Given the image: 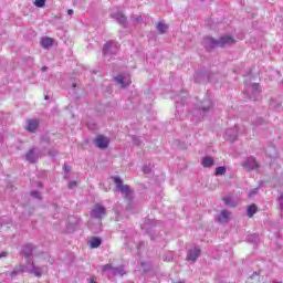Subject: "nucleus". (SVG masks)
Segmentation results:
<instances>
[{
    "label": "nucleus",
    "mask_w": 283,
    "mask_h": 283,
    "mask_svg": "<svg viewBox=\"0 0 283 283\" xmlns=\"http://www.w3.org/2000/svg\"><path fill=\"white\" fill-rule=\"evenodd\" d=\"M235 39L231 35L221 36L219 40L213 38H203L202 45L206 50H213V48H227V45H234Z\"/></svg>",
    "instance_id": "f257e3e1"
},
{
    "label": "nucleus",
    "mask_w": 283,
    "mask_h": 283,
    "mask_svg": "<svg viewBox=\"0 0 283 283\" xmlns=\"http://www.w3.org/2000/svg\"><path fill=\"white\" fill-rule=\"evenodd\" d=\"M213 102L209 98L203 99L199 106L195 107L191 112L192 123H200L211 112Z\"/></svg>",
    "instance_id": "f03ea898"
},
{
    "label": "nucleus",
    "mask_w": 283,
    "mask_h": 283,
    "mask_svg": "<svg viewBox=\"0 0 283 283\" xmlns=\"http://www.w3.org/2000/svg\"><path fill=\"white\" fill-rule=\"evenodd\" d=\"M112 179L115 182L116 190L120 191L122 196H124L126 200H132V198H134V190L129 188V186L124 185L123 179H120V177L115 176L112 177Z\"/></svg>",
    "instance_id": "7ed1b4c3"
},
{
    "label": "nucleus",
    "mask_w": 283,
    "mask_h": 283,
    "mask_svg": "<svg viewBox=\"0 0 283 283\" xmlns=\"http://www.w3.org/2000/svg\"><path fill=\"white\" fill-rule=\"evenodd\" d=\"M218 73H207L205 71H197L193 75L195 83H216Z\"/></svg>",
    "instance_id": "20e7f679"
},
{
    "label": "nucleus",
    "mask_w": 283,
    "mask_h": 283,
    "mask_svg": "<svg viewBox=\"0 0 283 283\" xmlns=\"http://www.w3.org/2000/svg\"><path fill=\"white\" fill-rule=\"evenodd\" d=\"M261 93H262V91L260 90V84H258V83L250 84L247 87V90L243 92V94L250 101H258V98H260Z\"/></svg>",
    "instance_id": "39448f33"
},
{
    "label": "nucleus",
    "mask_w": 283,
    "mask_h": 283,
    "mask_svg": "<svg viewBox=\"0 0 283 283\" xmlns=\"http://www.w3.org/2000/svg\"><path fill=\"white\" fill-rule=\"evenodd\" d=\"M118 50H120V44L115 41L106 42L103 49V55L108 56L109 54H118Z\"/></svg>",
    "instance_id": "423d86ee"
},
{
    "label": "nucleus",
    "mask_w": 283,
    "mask_h": 283,
    "mask_svg": "<svg viewBox=\"0 0 283 283\" xmlns=\"http://www.w3.org/2000/svg\"><path fill=\"white\" fill-rule=\"evenodd\" d=\"M242 167H243V169H245L247 171H255V169H260V164L258 163V160L255 159V157L250 156V157H247V158L243 160Z\"/></svg>",
    "instance_id": "0eeeda50"
},
{
    "label": "nucleus",
    "mask_w": 283,
    "mask_h": 283,
    "mask_svg": "<svg viewBox=\"0 0 283 283\" xmlns=\"http://www.w3.org/2000/svg\"><path fill=\"white\" fill-rule=\"evenodd\" d=\"M106 213L107 209L101 203H96L91 211V218H95L96 220H103Z\"/></svg>",
    "instance_id": "6e6552de"
},
{
    "label": "nucleus",
    "mask_w": 283,
    "mask_h": 283,
    "mask_svg": "<svg viewBox=\"0 0 283 283\" xmlns=\"http://www.w3.org/2000/svg\"><path fill=\"white\" fill-rule=\"evenodd\" d=\"M111 18L115 19V21H117V23H119V25H122L123 28L127 27V17H125V14L122 13V11H119L118 9H112Z\"/></svg>",
    "instance_id": "1a4fd4ad"
},
{
    "label": "nucleus",
    "mask_w": 283,
    "mask_h": 283,
    "mask_svg": "<svg viewBox=\"0 0 283 283\" xmlns=\"http://www.w3.org/2000/svg\"><path fill=\"white\" fill-rule=\"evenodd\" d=\"M114 81H116L117 85H120V87H129V85H132V76L127 73L118 74L114 77Z\"/></svg>",
    "instance_id": "9d476101"
},
{
    "label": "nucleus",
    "mask_w": 283,
    "mask_h": 283,
    "mask_svg": "<svg viewBox=\"0 0 283 283\" xmlns=\"http://www.w3.org/2000/svg\"><path fill=\"white\" fill-rule=\"evenodd\" d=\"M238 126H234L233 128H228L224 134L226 140H229L230 143H235L238 140V134H239Z\"/></svg>",
    "instance_id": "9b49d317"
},
{
    "label": "nucleus",
    "mask_w": 283,
    "mask_h": 283,
    "mask_svg": "<svg viewBox=\"0 0 283 283\" xmlns=\"http://www.w3.org/2000/svg\"><path fill=\"white\" fill-rule=\"evenodd\" d=\"M29 265H27L25 273H31L35 275V277H41L43 275V269L34 265V263L28 261Z\"/></svg>",
    "instance_id": "f8f14e48"
},
{
    "label": "nucleus",
    "mask_w": 283,
    "mask_h": 283,
    "mask_svg": "<svg viewBox=\"0 0 283 283\" xmlns=\"http://www.w3.org/2000/svg\"><path fill=\"white\" fill-rule=\"evenodd\" d=\"M95 145L98 149H107L109 147V139L106 136L98 135L95 139Z\"/></svg>",
    "instance_id": "ddd939ff"
},
{
    "label": "nucleus",
    "mask_w": 283,
    "mask_h": 283,
    "mask_svg": "<svg viewBox=\"0 0 283 283\" xmlns=\"http://www.w3.org/2000/svg\"><path fill=\"white\" fill-rule=\"evenodd\" d=\"M39 156H41V153L33 147L27 153L25 160H28V163L34 164L36 160H39Z\"/></svg>",
    "instance_id": "4468645a"
},
{
    "label": "nucleus",
    "mask_w": 283,
    "mask_h": 283,
    "mask_svg": "<svg viewBox=\"0 0 283 283\" xmlns=\"http://www.w3.org/2000/svg\"><path fill=\"white\" fill-rule=\"evenodd\" d=\"M78 224H81V219L75 216H70L67 219V230L69 231H76Z\"/></svg>",
    "instance_id": "2eb2a0df"
},
{
    "label": "nucleus",
    "mask_w": 283,
    "mask_h": 283,
    "mask_svg": "<svg viewBox=\"0 0 283 283\" xmlns=\"http://www.w3.org/2000/svg\"><path fill=\"white\" fill-rule=\"evenodd\" d=\"M231 220V211L229 210H222L220 214L217 218V222L220 224H227Z\"/></svg>",
    "instance_id": "dca6fc26"
},
{
    "label": "nucleus",
    "mask_w": 283,
    "mask_h": 283,
    "mask_svg": "<svg viewBox=\"0 0 283 283\" xmlns=\"http://www.w3.org/2000/svg\"><path fill=\"white\" fill-rule=\"evenodd\" d=\"M200 253H201V250L198 247L190 249L187 253L188 262H196V260H198Z\"/></svg>",
    "instance_id": "f3484780"
},
{
    "label": "nucleus",
    "mask_w": 283,
    "mask_h": 283,
    "mask_svg": "<svg viewBox=\"0 0 283 283\" xmlns=\"http://www.w3.org/2000/svg\"><path fill=\"white\" fill-rule=\"evenodd\" d=\"M39 119H27V132H30L31 134H34L36 129H39Z\"/></svg>",
    "instance_id": "a211bd4d"
},
{
    "label": "nucleus",
    "mask_w": 283,
    "mask_h": 283,
    "mask_svg": "<svg viewBox=\"0 0 283 283\" xmlns=\"http://www.w3.org/2000/svg\"><path fill=\"white\" fill-rule=\"evenodd\" d=\"M34 249H36V247H34V244L28 243L22 247V253H23V255H25V258H30L32 255V253H34Z\"/></svg>",
    "instance_id": "6ab92c4d"
},
{
    "label": "nucleus",
    "mask_w": 283,
    "mask_h": 283,
    "mask_svg": "<svg viewBox=\"0 0 283 283\" xmlns=\"http://www.w3.org/2000/svg\"><path fill=\"white\" fill-rule=\"evenodd\" d=\"M27 265H19L13 269V271L10 273L11 277H17L20 273H25Z\"/></svg>",
    "instance_id": "aec40b11"
},
{
    "label": "nucleus",
    "mask_w": 283,
    "mask_h": 283,
    "mask_svg": "<svg viewBox=\"0 0 283 283\" xmlns=\"http://www.w3.org/2000/svg\"><path fill=\"white\" fill-rule=\"evenodd\" d=\"M41 45H42V48H44V50H48V48H52V45H54V39L42 38Z\"/></svg>",
    "instance_id": "412c9836"
},
{
    "label": "nucleus",
    "mask_w": 283,
    "mask_h": 283,
    "mask_svg": "<svg viewBox=\"0 0 283 283\" xmlns=\"http://www.w3.org/2000/svg\"><path fill=\"white\" fill-rule=\"evenodd\" d=\"M102 243H103V241L98 237H95L90 240L91 249H98V247H101Z\"/></svg>",
    "instance_id": "4be33fe9"
},
{
    "label": "nucleus",
    "mask_w": 283,
    "mask_h": 283,
    "mask_svg": "<svg viewBox=\"0 0 283 283\" xmlns=\"http://www.w3.org/2000/svg\"><path fill=\"white\" fill-rule=\"evenodd\" d=\"M255 213H258V206H255V203H253L248 207L247 216H248V218H253V216H255Z\"/></svg>",
    "instance_id": "5701e85b"
},
{
    "label": "nucleus",
    "mask_w": 283,
    "mask_h": 283,
    "mask_svg": "<svg viewBox=\"0 0 283 283\" xmlns=\"http://www.w3.org/2000/svg\"><path fill=\"white\" fill-rule=\"evenodd\" d=\"M202 167H213L214 161L212 157H205L201 161Z\"/></svg>",
    "instance_id": "b1692460"
},
{
    "label": "nucleus",
    "mask_w": 283,
    "mask_h": 283,
    "mask_svg": "<svg viewBox=\"0 0 283 283\" xmlns=\"http://www.w3.org/2000/svg\"><path fill=\"white\" fill-rule=\"evenodd\" d=\"M167 30H169V27L163 22H159L157 24V31L159 32V34H165V32H167Z\"/></svg>",
    "instance_id": "393cba45"
},
{
    "label": "nucleus",
    "mask_w": 283,
    "mask_h": 283,
    "mask_svg": "<svg viewBox=\"0 0 283 283\" xmlns=\"http://www.w3.org/2000/svg\"><path fill=\"white\" fill-rule=\"evenodd\" d=\"M216 176H224L227 174V168L224 166H219L216 168Z\"/></svg>",
    "instance_id": "a878e982"
},
{
    "label": "nucleus",
    "mask_w": 283,
    "mask_h": 283,
    "mask_svg": "<svg viewBox=\"0 0 283 283\" xmlns=\"http://www.w3.org/2000/svg\"><path fill=\"white\" fill-rule=\"evenodd\" d=\"M124 273H125V270L123 269V266L113 268L112 275H120V276H123Z\"/></svg>",
    "instance_id": "bb28decb"
},
{
    "label": "nucleus",
    "mask_w": 283,
    "mask_h": 283,
    "mask_svg": "<svg viewBox=\"0 0 283 283\" xmlns=\"http://www.w3.org/2000/svg\"><path fill=\"white\" fill-rule=\"evenodd\" d=\"M223 202H224V205H227V207H235V202H233L231 197H224Z\"/></svg>",
    "instance_id": "cd10ccee"
},
{
    "label": "nucleus",
    "mask_w": 283,
    "mask_h": 283,
    "mask_svg": "<svg viewBox=\"0 0 283 283\" xmlns=\"http://www.w3.org/2000/svg\"><path fill=\"white\" fill-rule=\"evenodd\" d=\"M107 271H109V273H113L114 268L112 266V264H106L102 268V273H107Z\"/></svg>",
    "instance_id": "c85d7f7f"
},
{
    "label": "nucleus",
    "mask_w": 283,
    "mask_h": 283,
    "mask_svg": "<svg viewBox=\"0 0 283 283\" xmlns=\"http://www.w3.org/2000/svg\"><path fill=\"white\" fill-rule=\"evenodd\" d=\"M34 6H35V8H44L45 7V0H35Z\"/></svg>",
    "instance_id": "c756f323"
},
{
    "label": "nucleus",
    "mask_w": 283,
    "mask_h": 283,
    "mask_svg": "<svg viewBox=\"0 0 283 283\" xmlns=\"http://www.w3.org/2000/svg\"><path fill=\"white\" fill-rule=\"evenodd\" d=\"M279 203L281 209V218H283V193L279 196Z\"/></svg>",
    "instance_id": "7c9ffc66"
},
{
    "label": "nucleus",
    "mask_w": 283,
    "mask_h": 283,
    "mask_svg": "<svg viewBox=\"0 0 283 283\" xmlns=\"http://www.w3.org/2000/svg\"><path fill=\"white\" fill-rule=\"evenodd\" d=\"M266 123L263 118H258L255 122H253L254 127H260V125H264Z\"/></svg>",
    "instance_id": "2f4dec72"
},
{
    "label": "nucleus",
    "mask_w": 283,
    "mask_h": 283,
    "mask_svg": "<svg viewBox=\"0 0 283 283\" xmlns=\"http://www.w3.org/2000/svg\"><path fill=\"white\" fill-rule=\"evenodd\" d=\"M132 19H133V21H135V23H143L142 15H133Z\"/></svg>",
    "instance_id": "473e14b6"
},
{
    "label": "nucleus",
    "mask_w": 283,
    "mask_h": 283,
    "mask_svg": "<svg viewBox=\"0 0 283 283\" xmlns=\"http://www.w3.org/2000/svg\"><path fill=\"white\" fill-rule=\"evenodd\" d=\"M31 196L32 198L41 199V192H39L38 190H32Z\"/></svg>",
    "instance_id": "72a5a7b5"
},
{
    "label": "nucleus",
    "mask_w": 283,
    "mask_h": 283,
    "mask_svg": "<svg viewBox=\"0 0 283 283\" xmlns=\"http://www.w3.org/2000/svg\"><path fill=\"white\" fill-rule=\"evenodd\" d=\"M143 171L144 174H151V166H144Z\"/></svg>",
    "instance_id": "f704fd0d"
},
{
    "label": "nucleus",
    "mask_w": 283,
    "mask_h": 283,
    "mask_svg": "<svg viewBox=\"0 0 283 283\" xmlns=\"http://www.w3.org/2000/svg\"><path fill=\"white\" fill-rule=\"evenodd\" d=\"M49 156H51V158H54V156H59V150H49Z\"/></svg>",
    "instance_id": "c9c22d12"
},
{
    "label": "nucleus",
    "mask_w": 283,
    "mask_h": 283,
    "mask_svg": "<svg viewBox=\"0 0 283 283\" xmlns=\"http://www.w3.org/2000/svg\"><path fill=\"white\" fill-rule=\"evenodd\" d=\"M76 187H77L76 181H70L69 182V189H76Z\"/></svg>",
    "instance_id": "e433bc0d"
},
{
    "label": "nucleus",
    "mask_w": 283,
    "mask_h": 283,
    "mask_svg": "<svg viewBox=\"0 0 283 283\" xmlns=\"http://www.w3.org/2000/svg\"><path fill=\"white\" fill-rule=\"evenodd\" d=\"M64 171H65V174H70V166L64 165Z\"/></svg>",
    "instance_id": "4c0bfd02"
},
{
    "label": "nucleus",
    "mask_w": 283,
    "mask_h": 283,
    "mask_svg": "<svg viewBox=\"0 0 283 283\" xmlns=\"http://www.w3.org/2000/svg\"><path fill=\"white\" fill-rule=\"evenodd\" d=\"M1 258H8V252H1V253H0V259H1Z\"/></svg>",
    "instance_id": "58836bf2"
},
{
    "label": "nucleus",
    "mask_w": 283,
    "mask_h": 283,
    "mask_svg": "<svg viewBox=\"0 0 283 283\" xmlns=\"http://www.w3.org/2000/svg\"><path fill=\"white\" fill-rule=\"evenodd\" d=\"M67 14H69V17H72V14H74V10L69 9V10H67Z\"/></svg>",
    "instance_id": "ea45409f"
},
{
    "label": "nucleus",
    "mask_w": 283,
    "mask_h": 283,
    "mask_svg": "<svg viewBox=\"0 0 283 283\" xmlns=\"http://www.w3.org/2000/svg\"><path fill=\"white\" fill-rule=\"evenodd\" d=\"M255 196V190H252L250 193H249V198Z\"/></svg>",
    "instance_id": "a19ab883"
},
{
    "label": "nucleus",
    "mask_w": 283,
    "mask_h": 283,
    "mask_svg": "<svg viewBox=\"0 0 283 283\" xmlns=\"http://www.w3.org/2000/svg\"><path fill=\"white\" fill-rule=\"evenodd\" d=\"M251 238H253L254 240H258V234H253L251 235Z\"/></svg>",
    "instance_id": "79ce46f5"
},
{
    "label": "nucleus",
    "mask_w": 283,
    "mask_h": 283,
    "mask_svg": "<svg viewBox=\"0 0 283 283\" xmlns=\"http://www.w3.org/2000/svg\"><path fill=\"white\" fill-rule=\"evenodd\" d=\"M45 70H48V66H43L42 67V71L45 72Z\"/></svg>",
    "instance_id": "37998d69"
},
{
    "label": "nucleus",
    "mask_w": 283,
    "mask_h": 283,
    "mask_svg": "<svg viewBox=\"0 0 283 283\" xmlns=\"http://www.w3.org/2000/svg\"><path fill=\"white\" fill-rule=\"evenodd\" d=\"M44 98H45V101H49V99H50V96L45 95Z\"/></svg>",
    "instance_id": "c03bdc74"
},
{
    "label": "nucleus",
    "mask_w": 283,
    "mask_h": 283,
    "mask_svg": "<svg viewBox=\"0 0 283 283\" xmlns=\"http://www.w3.org/2000/svg\"><path fill=\"white\" fill-rule=\"evenodd\" d=\"M270 158H275V156L270 155Z\"/></svg>",
    "instance_id": "a18cd8bd"
},
{
    "label": "nucleus",
    "mask_w": 283,
    "mask_h": 283,
    "mask_svg": "<svg viewBox=\"0 0 283 283\" xmlns=\"http://www.w3.org/2000/svg\"><path fill=\"white\" fill-rule=\"evenodd\" d=\"M129 209H132L130 206L127 207V210H128V211H129Z\"/></svg>",
    "instance_id": "49530a36"
},
{
    "label": "nucleus",
    "mask_w": 283,
    "mask_h": 283,
    "mask_svg": "<svg viewBox=\"0 0 283 283\" xmlns=\"http://www.w3.org/2000/svg\"><path fill=\"white\" fill-rule=\"evenodd\" d=\"M73 87H76V84H73Z\"/></svg>",
    "instance_id": "de8ad7c7"
},
{
    "label": "nucleus",
    "mask_w": 283,
    "mask_h": 283,
    "mask_svg": "<svg viewBox=\"0 0 283 283\" xmlns=\"http://www.w3.org/2000/svg\"><path fill=\"white\" fill-rule=\"evenodd\" d=\"M176 103H178V99H176Z\"/></svg>",
    "instance_id": "09e8293b"
}]
</instances>
